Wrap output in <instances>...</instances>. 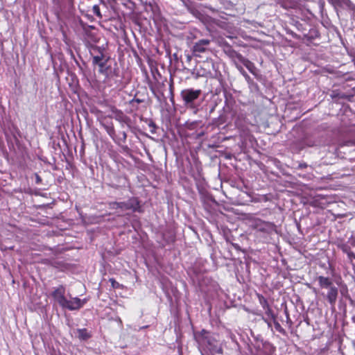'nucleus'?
I'll list each match as a JSON object with an SVG mask.
<instances>
[{"mask_svg":"<svg viewBox=\"0 0 355 355\" xmlns=\"http://www.w3.org/2000/svg\"><path fill=\"white\" fill-rule=\"evenodd\" d=\"M110 209H121L122 210H132L141 211L139 201L137 198H130L127 202H112L109 204Z\"/></svg>","mask_w":355,"mask_h":355,"instance_id":"nucleus-1","label":"nucleus"},{"mask_svg":"<svg viewBox=\"0 0 355 355\" xmlns=\"http://www.w3.org/2000/svg\"><path fill=\"white\" fill-rule=\"evenodd\" d=\"M104 49L93 46L90 49V54L92 56V62L94 64H97L99 67V72L103 73V68L107 62V59L105 58Z\"/></svg>","mask_w":355,"mask_h":355,"instance_id":"nucleus-2","label":"nucleus"},{"mask_svg":"<svg viewBox=\"0 0 355 355\" xmlns=\"http://www.w3.org/2000/svg\"><path fill=\"white\" fill-rule=\"evenodd\" d=\"M201 94L200 89H186L181 92L180 96L186 106L193 108L195 107L194 101L199 98Z\"/></svg>","mask_w":355,"mask_h":355,"instance_id":"nucleus-3","label":"nucleus"},{"mask_svg":"<svg viewBox=\"0 0 355 355\" xmlns=\"http://www.w3.org/2000/svg\"><path fill=\"white\" fill-rule=\"evenodd\" d=\"M252 227L257 231L267 234L271 233L275 228V225L272 223L266 222L260 219L255 220Z\"/></svg>","mask_w":355,"mask_h":355,"instance_id":"nucleus-4","label":"nucleus"},{"mask_svg":"<svg viewBox=\"0 0 355 355\" xmlns=\"http://www.w3.org/2000/svg\"><path fill=\"white\" fill-rule=\"evenodd\" d=\"M86 302V300H80L78 297H73L71 300H66V303L63 304L62 308L70 311L80 309Z\"/></svg>","mask_w":355,"mask_h":355,"instance_id":"nucleus-5","label":"nucleus"},{"mask_svg":"<svg viewBox=\"0 0 355 355\" xmlns=\"http://www.w3.org/2000/svg\"><path fill=\"white\" fill-rule=\"evenodd\" d=\"M52 297L60 304V306L62 307L67 300V298L65 297L64 286L61 285L55 288L52 293Z\"/></svg>","mask_w":355,"mask_h":355,"instance_id":"nucleus-6","label":"nucleus"},{"mask_svg":"<svg viewBox=\"0 0 355 355\" xmlns=\"http://www.w3.org/2000/svg\"><path fill=\"white\" fill-rule=\"evenodd\" d=\"M338 293V288L335 286H330L327 294V299L331 306H334L337 300Z\"/></svg>","mask_w":355,"mask_h":355,"instance_id":"nucleus-7","label":"nucleus"},{"mask_svg":"<svg viewBox=\"0 0 355 355\" xmlns=\"http://www.w3.org/2000/svg\"><path fill=\"white\" fill-rule=\"evenodd\" d=\"M210 41L209 40H200L195 44L193 46L194 53H204L206 51L207 46L209 44Z\"/></svg>","mask_w":355,"mask_h":355,"instance_id":"nucleus-8","label":"nucleus"},{"mask_svg":"<svg viewBox=\"0 0 355 355\" xmlns=\"http://www.w3.org/2000/svg\"><path fill=\"white\" fill-rule=\"evenodd\" d=\"M263 308L265 309V313L266 315L265 321L269 324L270 321L275 320V315L266 300L263 304Z\"/></svg>","mask_w":355,"mask_h":355,"instance_id":"nucleus-9","label":"nucleus"},{"mask_svg":"<svg viewBox=\"0 0 355 355\" xmlns=\"http://www.w3.org/2000/svg\"><path fill=\"white\" fill-rule=\"evenodd\" d=\"M318 280L321 288H329L333 286V283L329 277L319 276Z\"/></svg>","mask_w":355,"mask_h":355,"instance_id":"nucleus-10","label":"nucleus"},{"mask_svg":"<svg viewBox=\"0 0 355 355\" xmlns=\"http://www.w3.org/2000/svg\"><path fill=\"white\" fill-rule=\"evenodd\" d=\"M230 56L234 59L235 64H238L237 61L244 64L245 63V61L248 60L247 58H244L241 54L237 53L235 51H232L231 52Z\"/></svg>","mask_w":355,"mask_h":355,"instance_id":"nucleus-11","label":"nucleus"},{"mask_svg":"<svg viewBox=\"0 0 355 355\" xmlns=\"http://www.w3.org/2000/svg\"><path fill=\"white\" fill-rule=\"evenodd\" d=\"M243 65L249 70V71L251 73H252L255 76H257L258 69H257L253 62L248 60L247 61H245V63Z\"/></svg>","mask_w":355,"mask_h":355,"instance_id":"nucleus-12","label":"nucleus"},{"mask_svg":"<svg viewBox=\"0 0 355 355\" xmlns=\"http://www.w3.org/2000/svg\"><path fill=\"white\" fill-rule=\"evenodd\" d=\"M77 333L78 338L82 340H86L91 337L90 334L85 329H78Z\"/></svg>","mask_w":355,"mask_h":355,"instance_id":"nucleus-13","label":"nucleus"},{"mask_svg":"<svg viewBox=\"0 0 355 355\" xmlns=\"http://www.w3.org/2000/svg\"><path fill=\"white\" fill-rule=\"evenodd\" d=\"M236 67L239 71V72L243 76V77L245 78L246 81L248 83H250L251 78H250V76L246 73V71L243 69V68L239 64H236Z\"/></svg>","mask_w":355,"mask_h":355,"instance_id":"nucleus-14","label":"nucleus"},{"mask_svg":"<svg viewBox=\"0 0 355 355\" xmlns=\"http://www.w3.org/2000/svg\"><path fill=\"white\" fill-rule=\"evenodd\" d=\"M345 252H346L347 254V256H348V258L352 261V259H355V254L354 252H352V251L350 250H348L347 249H344L343 250Z\"/></svg>","mask_w":355,"mask_h":355,"instance_id":"nucleus-15","label":"nucleus"},{"mask_svg":"<svg viewBox=\"0 0 355 355\" xmlns=\"http://www.w3.org/2000/svg\"><path fill=\"white\" fill-rule=\"evenodd\" d=\"M205 341H207L208 345L210 346V347H212V346H214V339H211V338H209L208 336H205V338H203Z\"/></svg>","mask_w":355,"mask_h":355,"instance_id":"nucleus-16","label":"nucleus"},{"mask_svg":"<svg viewBox=\"0 0 355 355\" xmlns=\"http://www.w3.org/2000/svg\"><path fill=\"white\" fill-rule=\"evenodd\" d=\"M93 11H94V13L96 14V15H97L98 17L101 16V12H100V9L98 6L96 5V6H93Z\"/></svg>","mask_w":355,"mask_h":355,"instance_id":"nucleus-17","label":"nucleus"},{"mask_svg":"<svg viewBox=\"0 0 355 355\" xmlns=\"http://www.w3.org/2000/svg\"><path fill=\"white\" fill-rule=\"evenodd\" d=\"M35 180H36V183L37 184H40L42 182V178L37 175V174H35Z\"/></svg>","mask_w":355,"mask_h":355,"instance_id":"nucleus-18","label":"nucleus"},{"mask_svg":"<svg viewBox=\"0 0 355 355\" xmlns=\"http://www.w3.org/2000/svg\"><path fill=\"white\" fill-rule=\"evenodd\" d=\"M110 282H112V285L114 288L116 287V285L119 284L114 279H110Z\"/></svg>","mask_w":355,"mask_h":355,"instance_id":"nucleus-19","label":"nucleus"},{"mask_svg":"<svg viewBox=\"0 0 355 355\" xmlns=\"http://www.w3.org/2000/svg\"><path fill=\"white\" fill-rule=\"evenodd\" d=\"M122 136H123V140L125 141L126 139V137H127L126 133L125 132H122Z\"/></svg>","mask_w":355,"mask_h":355,"instance_id":"nucleus-20","label":"nucleus"},{"mask_svg":"<svg viewBox=\"0 0 355 355\" xmlns=\"http://www.w3.org/2000/svg\"><path fill=\"white\" fill-rule=\"evenodd\" d=\"M113 131H114V130H112L111 131H110V132H109V134H110V135H112V132Z\"/></svg>","mask_w":355,"mask_h":355,"instance_id":"nucleus-21","label":"nucleus"}]
</instances>
